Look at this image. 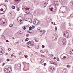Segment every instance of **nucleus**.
Returning <instances> with one entry per match:
<instances>
[{"label": "nucleus", "instance_id": "obj_15", "mask_svg": "<svg viewBox=\"0 0 73 73\" xmlns=\"http://www.w3.org/2000/svg\"><path fill=\"white\" fill-rule=\"evenodd\" d=\"M70 4L71 5V7H73V1H71L70 3Z\"/></svg>", "mask_w": 73, "mask_h": 73}, {"label": "nucleus", "instance_id": "obj_20", "mask_svg": "<svg viewBox=\"0 0 73 73\" xmlns=\"http://www.w3.org/2000/svg\"><path fill=\"white\" fill-rule=\"evenodd\" d=\"M62 43L64 44V45H66V41H62Z\"/></svg>", "mask_w": 73, "mask_h": 73}, {"label": "nucleus", "instance_id": "obj_18", "mask_svg": "<svg viewBox=\"0 0 73 73\" xmlns=\"http://www.w3.org/2000/svg\"><path fill=\"white\" fill-rule=\"evenodd\" d=\"M44 3L46 4H48V1H44Z\"/></svg>", "mask_w": 73, "mask_h": 73}, {"label": "nucleus", "instance_id": "obj_10", "mask_svg": "<svg viewBox=\"0 0 73 73\" xmlns=\"http://www.w3.org/2000/svg\"><path fill=\"white\" fill-rule=\"evenodd\" d=\"M53 3L55 5H58V1H57V0H54Z\"/></svg>", "mask_w": 73, "mask_h": 73}, {"label": "nucleus", "instance_id": "obj_21", "mask_svg": "<svg viewBox=\"0 0 73 73\" xmlns=\"http://www.w3.org/2000/svg\"><path fill=\"white\" fill-rule=\"evenodd\" d=\"M15 66L17 69H19V64H16Z\"/></svg>", "mask_w": 73, "mask_h": 73}, {"label": "nucleus", "instance_id": "obj_7", "mask_svg": "<svg viewBox=\"0 0 73 73\" xmlns=\"http://www.w3.org/2000/svg\"><path fill=\"white\" fill-rule=\"evenodd\" d=\"M3 9H1L0 10V13L1 14H4L5 13V11H3Z\"/></svg>", "mask_w": 73, "mask_h": 73}, {"label": "nucleus", "instance_id": "obj_28", "mask_svg": "<svg viewBox=\"0 0 73 73\" xmlns=\"http://www.w3.org/2000/svg\"><path fill=\"white\" fill-rule=\"evenodd\" d=\"M72 52L70 53V54H71L72 55H73V50H72Z\"/></svg>", "mask_w": 73, "mask_h": 73}, {"label": "nucleus", "instance_id": "obj_14", "mask_svg": "<svg viewBox=\"0 0 73 73\" xmlns=\"http://www.w3.org/2000/svg\"><path fill=\"white\" fill-rule=\"evenodd\" d=\"M35 48L36 49H37L39 48V46H38V45H36L35 46Z\"/></svg>", "mask_w": 73, "mask_h": 73}, {"label": "nucleus", "instance_id": "obj_19", "mask_svg": "<svg viewBox=\"0 0 73 73\" xmlns=\"http://www.w3.org/2000/svg\"><path fill=\"white\" fill-rule=\"evenodd\" d=\"M43 12H42L41 13H40L38 12V15H42V14H43Z\"/></svg>", "mask_w": 73, "mask_h": 73}, {"label": "nucleus", "instance_id": "obj_34", "mask_svg": "<svg viewBox=\"0 0 73 73\" xmlns=\"http://www.w3.org/2000/svg\"><path fill=\"white\" fill-rule=\"evenodd\" d=\"M42 48H44V47H45V46L44 45H42Z\"/></svg>", "mask_w": 73, "mask_h": 73}, {"label": "nucleus", "instance_id": "obj_37", "mask_svg": "<svg viewBox=\"0 0 73 73\" xmlns=\"http://www.w3.org/2000/svg\"><path fill=\"white\" fill-rule=\"evenodd\" d=\"M19 55H21V54H22V53H21V52H20L19 53Z\"/></svg>", "mask_w": 73, "mask_h": 73}, {"label": "nucleus", "instance_id": "obj_11", "mask_svg": "<svg viewBox=\"0 0 73 73\" xmlns=\"http://www.w3.org/2000/svg\"><path fill=\"white\" fill-rule=\"evenodd\" d=\"M35 24H38V21L37 20V19H34V21H33V24H35Z\"/></svg>", "mask_w": 73, "mask_h": 73}, {"label": "nucleus", "instance_id": "obj_23", "mask_svg": "<svg viewBox=\"0 0 73 73\" xmlns=\"http://www.w3.org/2000/svg\"><path fill=\"white\" fill-rule=\"evenodd\" d=\"M19 21L20 22H19V23H20V24H22V23H23L22 22V20H20Z\"/></svg>", "mask_w": 73, "mask_h": 73}, {"label": "nucleus", "instance_id": "obj_42", "mask_svg": "<svg viewBox=\"0 0 73 73\" xmlns=\"http://www.w3.org/2000/svg\"><path fill=\"white\" fill-rule=\"evenodd\" d=\"M26 36L27 37H28L29 36V34H26Z\"/></svg>", "mask_w": 73, "mask_h": 73}, {"label": "nucleus", "instance_id": "obj_62", "mask_svg": "<svg viewBox=\"0 0 73 73\" xmlns=\"http://www.w3.org/2000/svg\"><path fill=\"white\" fill-rule=\"evenodd\" d=\"M69 26H71L70 23H69Z\"/></svg>", "mask_w": 73, "mask_h": 73}, {"label": "nucleus", "instance_id": "obj_46", "mask_svg": "<svg viewBox=\"0 0 73 73\" xmlns=\"http://www.w3.org/2000/svg\"><path fill=\"white\" fill-rule=\"evenodd\" d=\"M6 42H9V41H8V40H6Z\"/></svg>", "mask_w": 73, "mask_h": 73}, {"label": "nucleus", "instance_id": "obj_64", "mask_svg": "<svg viewBox=\"0 0 73 73\" xmlns=\"http://www.w3.org/2000/svg\"><path fill=\"white\" fill-rule=\"evenodd\" d=\"M72 50H71L70 51V52H72Z\"/></svg>", "mask_w": 73, "mask_h": 73}, {"label": "nucleus", "instance_id": "obj_51", "mask_svg": "<svg viewBox=\"0 0 73 73\" xmlns=\"http://www.w3.org/2000/svg\"><path fill=\"white\" fill-rule=\"evenodd\" d=\"M41 56L42 57H44V55H41Z\"/></svg>", "mask_w": 73, "mask_h": 73}, {"label": "nucleus", "instance_id": "obj_12", "mask_svg": "<svg viewBox=\"0 0 73 73\" xmlns=\"http://www.w3.org/2000/svg\"><path fill=\"white\" fill-rule=\"evenodd\" d=\"M66 0H62L61 2L62 4H64L66 2Z\"/></svg>", "mask_w": 73, "mask_h": 73}, {"label": "nucleus", "instance_id": "obj_9", "mask_svg": "<svg viewBox=\"0 0 73 73\" xmlns=\"http://www.w3.org/2000/svg\"><path fill=\"white\" fill-rule=\"evenodd\" d=\"M4 71L5 72H6V73H9V72H10V71H9V70H8V68H7L5 69Z\"/></svg>", "mask_w": 73, "mask_h": 73}, {"label": "nucleus", "instance_id": "obj_29", "mask_svg": "<svg viewBox=\"0 0 73 73\" xmlns=\"http://www.w3.org/2000/svg\"><path fill=\"white\" fill-rule=\"evenodd\" d=\"M67 68H70V65L69 64L67 65Z\"/></svg>", "mask_w": 73, "mask_h": 73}, {"label": "nucleus", "instance_id": "obj_48", "mask_svg": "<svg viewBox=\"0 0 73 73\" xmlns=\"http://www.w3.org/2000/svg\"><path fill=\"white\" fill-rule=\"evenodd\" d=\"M50 57H53V54H51V55H50Z\"/></svg>", "mask_w": 73, "mask_h": 73}, {"label": "nucleus", "instance_id": "obj_41", "mask_svg": "<svg viewBox=\"0 0 73 73\" xmlns=\"http://www.w3.org/2000/svg\"><path fill=\"white\" fill-rule=\"evenodd\" d=\"M35 40L36 42H38V41L37 40V39L35 38Z\"/></svg>", "mask_w": 73, "mask_h": 73}, {"label": "nucleus", "instance_id": "obj_55", "mask_svg": "<svg viewBox=\"0 0 73 73\" xmlns=\"http://www.w3.org/2000/svg\"><path fill=\"white\" fill-rule=\"evenodd\" d=\"M42 60H41L40 61L41 62H44V61L42 62Z\"/></svg>", "mask_w": 73, "mask_h": 73}, {"label": "nucleus", "instance_id": "obj_2", "mask_svg": "<svg viewBox=\"0 0 73 73\" xmlns=\"http://www.w3.org/2000/svg\"><path fill=\"white\" fill-rule=\"evenodd\" d=\"M1 24L2 25H5L7 23V21L5 19L2 18L0 19Z\"/></svg>", "mask_w": 73, "mask_h": 73}, {"label": "nucleus", "instance_id": "obj_43", "mask_svg": "<svg viewBox=\"0 0 73 73\" xmlns=\"http://www.w3.org/2000/svg\"><path fill=\"white\" fill-rule=\"evenodd\" d=\"M44 66H46V63H44Z\"/></svg>", "mask_w": 73, "mask_h": 73}, {"label": "nucleus", "instance_id": "obj_1", "mask_svg": "<svg viewBox=\"0 0 73 73\" xmlns=\"http://www.w3.org/2000/svg\"><path fill=\"white\" fill-rule=\"evenodd\" d=\"M54 5H50L49 6V9L51 11L55 13L56 12L57 9L56 7L53 8L54 7Z\"/></svg>", "mask_w": 73, "mask_h": 73}, {"label": "nucleus", "instance_id": "obj_8", "mask_svg": "<svg viewBox=\"0 0 73 73\" xmlns=\"http://www.w3.org/2000/svg\"><path fill=\"white\" fill-rule=\"evenodd\" d=\"M22 9L23 10V11L24 12H25L26 10H27V11H29V9H28L27 8H26L24 6L22 7Z\"/></svg>", "mask_w": 73, "mask_h": 73}, {"label": "nucleus", "instance_id": "obj_33", "mask_svg": "<svg viewBox=\"0 0 73 73\" xmlns=\"http://www.w3.org/2000/svg\"><path fill=\"white\" fill-rule=\"evenodd\" d=\"M29 45V44H31V41H29L27 43Z\"/></svg>", "mask_w": 73, "mask_h": 73}, {"label": "nucleus", "instance_id": "obj_38", "mask_svg": "<svg viewBox=\"0 0 73 73\" xmlns=\"http://www.w3.org/2000/svg\"><path fill=\"white\" fill-rule=\"evenodd\" d=\"M53 63H54L53 62V61H51L50 62V64H53Z\"/></svg>", "mask_w": 73, "mask_h": 73}, {"label": "nucleus", "instance_id": "obj_63", "mask_svg": "<svg viewBox=\"0 0 73 73\" xmlns=\"http://www.w3.org/2000/svg\"><path fill=\"white\" fill-rule=\"evenodd\" d=\"M19 65L20 66H20H21V64H19Z\"/></svg>", "mask_w": 73, "mask_h": 73}, {"label": "nucleus", "instance_id": "obj_27", "mask_svg": "<svg viewBox=\"0 0 73 73\" xmlns=\"http://www.w3.org/2000/svg\"><path fill=\"white\" fill-rule=\"evenodd\" d=\"M54 65H57V63L56 62H54L53 63V64Z\"/></svg>", "mask_w": 73, "mask_h": 73}, {"label": "nucleus", "instance_id": "obj_35", "mask_svg": "<svg viewBox=\"0 0 73 73\" xmlns=\"http://www.w3.org/2000/svg\"><path fill=\"white\" fill-rule=\"evenodd\" d=\"M70 17H73V14H71L70 15Z\"/></svg>", "mask_w": 73, "mask_h": 73}, {"label": "nucleus", "instance_id": "obj_39", "mask_svg": "<svg viewBox=\"0 0 73 73\" xmlns=\"http://www.w3.org/2000/svg\"><path fill=\"white\" fill-rule=\"evenodd\" d=\"M55 29L56 31H57V27H56L55 28Z\"/></svg>", "mask_w": 73, "mask_h": 73}, {"label": "nucleus", "instance_id": "obj_61", "mask_svg": "<svg viewBox=\"0 0 73 73\" xmlns=\"http://www.w3.org/2000/svg\"><path fill=\"white\" fill-rule=\"evenodd\" d=\"M54 60H56V58H55V57H54Z\"/></svg>", "mask_w": 73, "mask_h": 73}, {"label": "nucleus", "instance_id": "obj_53", "mask_svg": "<svg viewBox=\"0 0 73 73\" xmlns=\"http://www.w3.org/2000/svg\"><path fill=\"white\" fill-rule=\"evenodd\" d=\"M5 2H7V3H8V1L7 0H6L5 1Z\"/></svg>", "mask_w": 73, "mask_h": 73}, {"label": "nucleus", "instance_id": "obj_5", "mask_svg": "<svg viewBox=\"0 0 73 73\" xmlns=\"http://www.w3.org/2000/svg\"><path fill=\"white\" fill-rule=\"evenodd\" d=\"M57 37H58L57 35L56 34L54 35L53 36V39L54 40H56L57 38Z\"/></svg>", "mask_w": 73, "mask_h": 73}, {"label": "nucleus", "instance_id": "obj_36", "mask_svg": "<svg viewBox=\"0 0 73 73\" xmlns=\"http://www.w3.org/2000/svg\"><path fill=\"white\" fill-rule=\"evenodd\" d=\"M23 29L24 30H25V29H26V27H25V26H24Z\"/></svg>", "mask_w": 73, "mask_h": 73}, {"label": "nucleus", "instance_id": "obj_17", "mask_svg": "<svg viewBox=\"0 0 73 73\" xmlns=\"http://www.w3.org/2000/svg\"><path fill=\"white\" fill-rule=\"evenodd\" d=\"M24 12H25V13H27V14H29V12H28V9L26 10V11H24Z\"/></svg>", "mask_w": 73, "mask_h": 73}, {"label": "nucleus", "instance_id": "obj_4", "mask_svg": "<svg viewBox=\"0 0 73 73\" xmlns=\"http://www.w3.org/2000/svg\"><path fill=\"white\" fill-rule=\"evenodd\" d=\"M64 36L66 37V38H68V37L69 36V34H68V33L67 32H65L64 33Z\"/></svg>", "mask_w": 73, "mask_h": 73}, {"label": "nucleus", "instance_id": "obj_45", "mask_svg": "<svg viewBox=\"0 0 73 73\" xmlns=\"http://www.w3.org/2000/svg\"><path fill=\"white\" fill-rule=\"evenodd\" d=\"M21 32V33H20L19 32V35H21V34H23V32Z\"/></svg>", "mask_w": 73, "mask_h": 73}, {"label": "nucleus", "instance_id": "obj_26", "mask_svg": "<svg viewBox=\"0 0 73 73\" xmlns=\"http://www.w3.org/2000/svg\"><path fill=\"white\" fill-rule=\"evenodd\" d=\"M9 27H13V25L12 24H10Z\"/></svg>", "mask_w": 73, "mask_h": 73}, {"label": "nucleus", "instance_id": "obj_40", "mask_svg": "<svg viewBox=\"0 0 73 73\" xmlns=\"http://www.w3.org/2000/svg\"><path fill=\"white\" fill-rule=\"evenodd\" d=\"M7 61L8 62V61H10V60L9 59H7Z\"/></svg>", "mask_w": 73, "mask_h": 73}, {"label": "nucleus", "instance_id": "obj_52", "mask_svg": "<svg viewBox=\"0 0 73 73\" xmlns=\"http://www.w3.org/2000/svg\"><path fill=\"white\" fill-rule=\"evenodd\" d=\"M5 63H4L2 65V66H4V65H5Z\"/></svg>", "mask_w": 73, "mask_h": 73}, {"label": "nucleus", "instance_id": "obj_58", "mask_svg": "<svg viewBox=\"0 0 73 73\" xmlns=\"http://www.w3.org/2000/svg\"><path fill=\"white\" fill-rule=\"evenodd\" d=\"M57 61H59V58H58L57 59Z\"/></svg>", "mask_w": 73, "mask_h": 73}, {"label": "nucleus", "instance_id": "obj_44", "mask_svg": "<svg viewBox=\"0 0 73 73\" xmlns=\"http://www.w3.org/2000/svg\"><path fill=\"white\" fill-rule=\"evenodd\" d=\"M66 11H68V9H67L66 8Z\"/></svg>", "mask_w": 73, "mask_h": 73}, {"label": "nucleus", "instance_id": "obj_59", "mask_svg": "<svg viewBox=\"0 0 73 73\" xmlns=\"http://www.w3.org/2000/svg\"><path fill=\"white\" fill-rule=\"evenodd\" d=\"M29 33H30L31 34H32V32H29Z\"/></svg>", "mask_w": 73, "mask_h": 73}, {"label": "nucleus", "instance_id": "obj_60", "mask_svg": "<svg viewBox=\"0 0 73 73\" xmlns=\"http://www.w3.org/2000/svg\"><path fill=\"white\" fill-rule=\"evenodd\" d=\"M35 26H33L32 27V28H35Z\"/></svg>", "mask_w": 73, "mask_h": 73}, {"label": "nucleus", "instance_id": "obj_56", "mask_svg": "<svg viewBox=\"0 0 73 73\" xmlns=\"http://www.w3.org/2000/svg\"><path fill=\"white\" fill-rule=\"evenodd\" d=\"M17 10V11H19V8L18 7Z\"/></svg>", "mask_w": 73, "mask_h": 73}, {"label": "nucleus", "instance_id": "obj_6", "mask_svg": "<svg viewBox=\"0 0 73 73\" xmlns=\"http://www.w3.org/2000/svg\"><path fill=\"white\" fill-rule=\"evenodd\" d=\"M40 36H42L43 35H44V33H45V31H42L41 30L40 31Z\"/></svg>", "mask_w": 73, "mask_h": 73}, {"label": "nucleus", "instance_id": "obj_50", "mask_svg": "<svg viewBox=\"0 0 73 73\" xmlns=\"http://www.w3.org/2000/svg\"><path fill=\"white\" fill-rule=\"evenodd\" d=\"M40 52L41 53H43L44 52H43V51L42 50H40Z\"/></svg>", "mask_w": 73, "mask_h": 73}, {"label": "nucleus", "instance_id": "obj_30", "mask_svg": "<svg viewBox=\"0 0 73 73\" xmlns=\"http://www.w3.org/2000/svg\"><path fill=\"white\" fill-rule=\"evenodd\" d=\"M29 40V39L28 38H26L25 39L26 41H28Z\"/></svg>", "mask_w": 73, "mask_h": 73}, {"label": "nucleus", "instance_id": "obj_13", "mask_svg": "<svg viewBox=\"0 0 73 73\" xmlns=\"http://www.w3.org/2000/svg\"><path fill=\"white\" fill-rule=\"evenodd\" d=\"M8 70H9V73H11L12 72V68L11 67H10L9 68H8Z\"/></svg>", "mask_w": 73, "mask_h": 73}, {"label": "nucleus", "instance_id": "obj_54", "mask_svg": "<svg viewBox=\"0 0 73 73\" xmlns=\"http://www.w3.org/2000/svg\"><path fill=\"white\" fill-rule=\"evenodd\" d=\"M13 56V54H11V57H12V56Z\"/></svg>", "mask_w": 73, "mask_h": 73}, {"label": "nucleus", "instance_id": "obj_22", "mask_svg": "<svg viewBox=\"0 0 73 73\" xmlns=\"http://www.w3.org/2000/svg\"><path fill=\"white\" fill-rule=\"evenodd\" d=\"M29 31H32V30L33 29L32 28V27H30L29 28Z\"/></svg>", "mask_w": 73, "mask_h": 73}, {"label": "nucleus", "instance_id": "obj_16", "mask_svg": "<svg viewBox=\"0 0 73 73\" xmlns=\"http://www.w3.org/2000/svg\"><path fill=\"white\" fill-rule=\"evenodd\" d=\"M50 72H53V67H50Z\"/></svg>", "mask_w": 73, "mask_h": 73}, {"label": "nucleus", "instance_id": "obj_49", "mask_svg": "<svg viewBox=\"0 0 73 73\" xmlns=\"http://www.w3.org/2000/svg\"><path fill=\"white\" fill-rule=\"evenodd\" d=\"M52 71L54 70H55V69L54 68H53V67H52Z\"/></svg>", "mask_w": 73, "mask_h": 73}, {"label": "nucleus", "instance_id": "obj_3", "mask_svg": "<svg viewBox=\"0 0 73 73\" xmlns=\"http://www.w3.org/2000/svg\"><path fill=\"white\" fill-rule=\"evenodd\" d=\"M61 58L63 60H66V59H68L69 58V57L68 55H66L65 56H64V54H62L61 56Z\"/></svg>", "mask_w": 73, "mask_h": 73}, {"label": "nucleus", "instance_id": "obj_47", "mask_svg": "<svg viewBox=\"0 0 73 73\" xmlns=\"http://www.w3.org/2000/svg\"><path fill=\"white\" fill-rule=\"evenodd\" d=\"M8 50H9V51H11V48H8Z\"/></svg>", "mask_w": 73, "mask_h": 73}, {"label": "nucleus", "instance_id": "obj_57", "mask_svg": "<svg viewBox=\"0 0 73 73\" xmlns=\"http://www.w3.org/2000/svg\"><path fill=\"white\" fill-rule=\"evenodd\" d=\"M27 46V47H28V48H31V47H30V46Z\"/></svg>", "mask_w": 73, "mask_h": 73}, {"label": "nucleus", "instance_id": "obj_31", "mask_svg": "<svg viewBox=\"0 0 73 73\" xmlns=\"http://www.w3.org/2000/svg\"><path fill=\"white\" fill-rule=\"evenodd\" d=\"M47 5V4H46V3H44V6L45 7H46V6Z\"/></svg>", "mask_w": 73, "mask_h": 73}, {"label": "nucleus", "instance_id": "obj_25", "mask_svg": "<svg viewBox=\"0 0 73 73\" xmlns=\"http://www.w3.org/2000/svg\"><path fill=\"white\" fill-rule=\"evenodd\" d=\"M12 8V9H15V7L14 6H12L11 7Z\"/></svg>", "mask_w": 73, "mask_h": 73}, {"label": "nucleus", "instance_id": "obj_32", "mask_svg": "<svg viewBox=\"0 0 73 73\" xmlns=\"http://www.w3.org/2000/svg\"><path fill=\"white\" fill-rule=\"evenodd\" d=\"M24 57H25V58H27L28 57V55H24Z\"/></svg>", "mask_w": 73, "mask_h": 73}, {"label": "nucleus", "instance_id": "obj_24", "mask_svg": "<svg viewBox=\"0 0 73 73\" xmlns=\"http://www.w3.org/2000/svg\"><path fill=\"white\" fill-rule=\"evenodd\" d=\"M32 44L30 45L31 46H33V45H34V42H33V41H32Z\"/></svg>", "mask_w": 73, "mask_h": 73}]
</instances>
